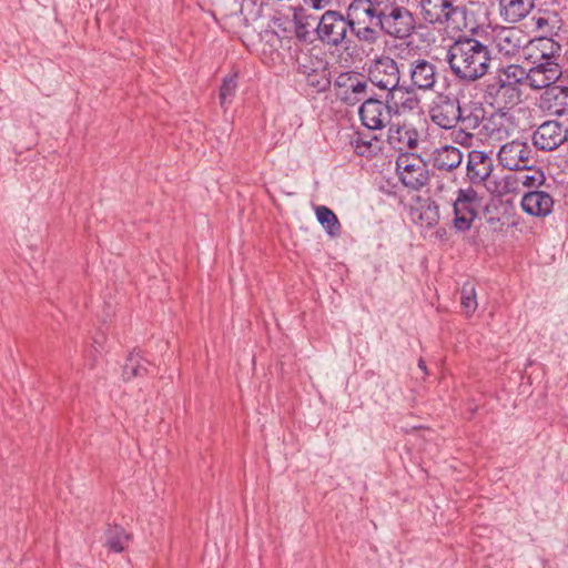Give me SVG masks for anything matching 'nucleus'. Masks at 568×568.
Masks as SVG:
<instances>
[{"label":"nucleus","instance_id":"nucleus-1","mask_svg":"<svg viewBox=\"0 0 568 568\" xmlns=\"http://www.w3.org/2000/svg\"><path fill=\"white\" fill-rule=\"evenodd\" d=\"M446 61L457 80L474 83L488 73L491 53L478 39L462 36L449 44Z\"/></svg>","mask_w":568,"mask_h":568},{"label":"nucleus","instance_id":"nucleus-2","mask_svg":"<svg viewBox=\"0 0 568 568\" xmlns=\"http://www.w3.org/2000/svg\"><path fill=\"white\" fill-rule=\"evenodd\" d=\"M296 24V37L300 41L305 43V48L301 50L297 57L298 73L304 78L308 89L306 93L315 98L320 92L317 85L320 84V49L317 45H312L320 39V18L306 14L304 9H300L294 14Z\"/></svg>","mask_w":568,"mask_h":568},{"label":"nucleus","instance_id":"nucleus-3","mask_svg":"<svg viewBox=\"0 0 568 568\" xmlns=\"http://www.w3.org/2000/svg\"><path fill=\"white\" fill-rule=\"evenodd\" d=\"M366 7L364 17L374 19V24L378 26L384 36L395 40H405L412 37L416 30V19L414 13L405 6L395 0H385L375 4H367L366 0L361 2Z\"/></svg>","mask_w":568,"mask_h":568},{"label":"nucleus","instance_id":"nucleus-4","mask_svg":"<svg viewBox=\"0 0 568 568\" xmlns=\"http://www.w3.org/2000/svg\"><path fill=\"white\" fill-rule=\"evenodd\" d=\"M400 69L397 61L387 54L375 57L367 64V81L379 90L386 91L392 100L396 92H402Z\"/></svg>","mask_w":568,"mask_h":568},{"label":"nucleus","instance_id":"nucleus-5","mask_svg":"<svg viewBox=\"0 0 568 568\" xmlns=\"http://www.w3.org/2000/svg\"><path fill=\"white\" fill-rule=\"evenodd\" d=\"M420 13L425 22L442 28H459L458 19L464 18V9L454 0H420Z\"/></svg>","mask_w":568,"mask_h":568},{"label":"nucleus","instance_id":"nucleus-6","mask_svg":"<svg viewBox=\"0 0 568 568\" xmlns=\"http://www.w3.org/2000/svg\"><path fill=\"white\" fill-rule=\"evenodd\" d=\"M396 172L403 185L413 191H419L429 181L427 164L414 153H400L397 156Z\"/></svg>","mask_w":568,"mask_h":568},{"label":"nucleus","instance_id":"nucleus-7","mask_svg":"<svg viewBox=\"0 0 568 568\" xmlns=\"http://www.w3.org/2000/svg\"><path fill=\"white\" fill-rule=\"evenodd\" d=\"M397 106L385 101L367 95L359 109L358 115L362 124L372 131L382 130L390 124L392 118L396 114Z\"/></svg>","mask_w":568,"mask_h":568},{"label":"nucleus","instance_id":"nucleus-8","mask_svg":"<svg viewBox=\"0 0 568 568\" xmlns=\"http://www.w3.org/2000/svg\"><path fill=\"white\" fill-rule=\"evenodd\" d=\"M337 99L348 105H355L368 95V83L359 73L341 72L333 82Z\"/></svg>","mask_w":568,"mask_h":568},{"label":"nucleus","instance_id":"nucleus-9","mask_svg":"<svg viewBox=\"0 0 568 568\" xmlns=\"http://www.w3.org/2000/svg\"><path fill=\"white\" fill-rule=\"evenodd\" d=\"M497 159L504 169L510 171L528 169V165L537 163L532 148L527 142L519 140L501 145L497 153Z\"/></svg>","mask_w":568,"mask_h":568},{"label":"nucleus","instance_id":"nucleus-10","mask_svg":"<svg viewBox=\"0 0 568 568\" xmlns=\"http://www.w3.org/2000/svg\"><path fill=\"white\" fill-rule=\"evenodd\" d=\"M479 206L478 193L471 187L459 189L454 201V227L458 232L470 230Z\"/></svg>","mask_w":568,"mask_h":568},{"label":"nucleus","instance_id":"nucleus-11","mask_svg":"<svg viewBox=\"0 0 568 568\" xmlns=\"http://www.w3.org/2000/svg\"><path fill=\"white\" fill-rule=\"evenodd\" d=\"M462 114L458 99L450 94H439L429 109L430 121L445 130L456 128Z\"/></svg>","mask_w":568,"mask_h":568},{"label":"nucleus","instance_id":"nucleus-12","mask_svg":"<svg viewBox=\"0 0 568 568\" xmlns=\"http://www.w3.org/2000/svg\"><path fill=\"white\" fill-rule=\"evenodd\" d=\"M409 88L412 91H434L438 81V67L432 61L417 58L409 61Z\"/></svg>","mask_w":568,"mask_h":568},{"label":"nucleus","instance_id":"nucleus-13","mask_svg":"<svg viewBox=\"0 0 568 568\" xmlns=\"http://www.w3.org/2000/svg\"><path fill=\"white\" fill-rule=\"evenodd\" d=\"M568 139V129L558 121H546L532 134L534 145L541 151H554Z\"/></svg>","mask_w":568,"mask_h":568},{"label":"nucleus","instance_id":"nucleus-14","mask_svg":"<svg viewBox=\"0 0 568 568\" xmlns=\"http://www.w3.org/2000/svg\"><path fill=\"white\" fill-rule=\"evenodd\" d=\"M351 20L338 11L328 10L322 14V42L331 45L341 44L351 30Z\"/></svg>","mask_w":568,"mask_h":568},{"label":"nucleus","instance_id":"nucleus-15","mask_svg":"<svg viewBox=\"0 0 568 568\" xmlns=\"http://www.w3.org/2000/svg\"><path fill=\"white\" fill-rule=\"evenodd\" d=\"M519 88L506 84L493 77L486 85L485 97L491 105L498 109H507L516 105L520 101Z\"/></svg>","mask_w":568,"mask_h":568},{"label":"nucleus","instance_id":"nucleus-16","mask_svg":"<svg viewBox=\"0 0 568 568\" xmlns=\"http://www.w3.org/2000/svg\"><path fill=\"white\" fill-rule=\"evenodd\" d=\"M528 85L534 90L547 89L555 84L561 77L562 70L559 62H537L527 71Z\"/></svg>","mask_w":568,"mask_h":568},{"label":"nucleus","instance_id":"nucleus-17","mask_svg":"<svg viewBox=\"0 0 568 568\" xmlns=\"http://www.w3.org/2000/svg\"><path fill=\"white\" fill-rule=\"evenodd\" d=\"M418 140L419 133L412 123H390L388 126L387 142L400 153L417 148Z\"/></svg>","mask_w":568,"mask_h":568},{"label":"nucleus","instance_id":"nucleus-18","mask_svg":"<svg viewBox=\"0 0 568 568\" xmlns=\"http://www.w3.org/2000/svg\"><path fill=\"white\" fill-rule=\"evenodd\" d=\"M527 59L531 63L559 62L561 58V45L554 39L541 37L534 39L526 47Z\"/></svg>","mask_w":568,"mask_h":568},{"label":"nucleus","instance_id":"nucleus-19","mask_svg":"<svg viewBox=\"0 0 568 568\" xmlns=\"http://www.w3.org/2000/svg\"><path fill=\"white\" fill-rule=\"evenodd\" d=\"M466 170V176L471 184H481L494 170L493 159L484 151L471 150L468 152Z\"/></svg>","mask_w":568,"mask_h":568},{"label":"nucleus","instance_id":"nucleus-20","mask_svg":"<svg viewBox=\"0 0 568 568\" xmlns=\"http://www.w3.org/2000/svg\"><path fill=\"white\" fill-rule=\"evenodd\" d=\"M540 108L552 115L568 114V87L554 84L545 89Z\"/></svg>","mask_w":568,"mask_h":568},{"label":"nucleus","instance_id":"nucleus-21","mask_svg":"<svg viewBox=\"0 0 568 568\" xmlns=\"http://www.w3.org/2000/svg\"><path fill=\"white\" fill-rule=\"evenodd\" d=\"M552 206V197L544 191L528 192L521 199L524 212L532 216H546L551 212Z\"/></svg>","mask_w":568,"mask_h":568},{"label":"nucleus","instance_id":"nucleus-22","mask_svg":"<svg viewBox=\"0 0 568 568\" xmlns=\"http://www.w3.org/2000/svg\"><path fill=\"white\" fill-rule=\"evenodd\" d=\"M351 31L358 42L368 45L376 44L384 36V32L378 26L374 24V19L371 17H365L364 19L357 17V21L351 22Z\"/></svg>","mask_w":568,"mask_h":568},{"label":"nucleus","instance_id":"nucleus-23","mask_svg":"<svg viewBox=\"0 0 568 568\" xmlns=\"http://www.w3.org/2000/svg\"><path fill=\"white\" fill-rule=\"evenodd\" d=\"M535 6V0H499V12L504 21L516 23L526 18Z\"/></svg>","mask_w":568,"mask_h":568},{"label":"nucleus","instance_id":"nucleus-24","mask_svg":"<svg viewBox=\"0 0 568 568\" xmlns=\"http://www.w3.org/2000/svg\"><path fill=\"white\" fill-rule=\"evenodd\" d=\"M463 162L462 151L453 145L437 149L433 156V166L439 171L452 172Z\"/></svg>","mask_w":568,"mask_h":568},{"label":"nucleus","instance_id":"nucleus-25","mask_svg":"<svg viewBox=\"0 0 568 568\" xmlns=\"http://www.w3.org/2000/svg\"><path fill=\"white\" fill-rule=\"evenodd\" d=\"M410 217L420 226L433 227L439 221V205L435 201L426 199L419 202L418 206L412 207Z\"/></svg>","mask_w":568,"mask_h":568},{"label":"nucleus","instance_id":"nucleus-26","mask_svg":"<svg viewBox=\"0 0 568 568\" xmlns=\"http://www.w3.org/2000/svg\"><path fill=\"white\" fill-rule=\"evenodd\" d=\"M496 42L505 55H515L521 48V36L514 28L505 29L497 34Z\"/></svg>","mask_w":568,"mask_h":568},{"label":"nucleus","instance_id":"nucleus-27","mask_svg":"<svg viewBox=\"0 0 568 568\" xmlns=\"http://www.w3.org/2000/svg\"><path fill=\"white\" fill-rule=\"evenodd\" d=\"M149 361L141 356L140 351H133L126 358L123 366L124 379H131L133 377H141L148 373Z\"/></svg>","mask_w":568,"mask_h":568},{"label":"nucleus","instance_id":"nucleus-28","mask_svg":"<svg viewBox=\"0 0 568 568\" xmlns=\"http://www.w3.org/2000/svg\"><path fill=\"white\" fill-rule=\"evenodd\" d=\"M525 68L517 65V64H510L506 68L498 69L496 73V78L499 79V81L505 82L506 84H509L515 88H519V84L525 80L528 83V75Z\"/></svg>","mask_w":568,"mask_h":568},{"label":"nucleus","instance_id":"nucleus-29","mask_svg":"<svg viewBox=\"0 0 568 568\" xmlns=\"http://www.w3.org/2000/svg\"><path fill=\"white\" fill-rule=\"evenodd\" d=\"M509 124L510 121L506 114H496L488 119V121L484 124V128L490 139L503 140L509 135Z\"/></svg>","mask_w":568,"mask_h":568},{"label":"nucleus","instance_id":"nucleus-30","mask_svg":"<svg viewBox=\"0 0 568 568\" xmlns=\"http://www.w3.org/2000/svg\"><path fill=\"white\" fill-rule=\"evenodd\" d=\"M460 111L463 114L459 116V123L466 130L477 129L484 120L485 110L480 105H460Z\"/></svg>","mask_w":568,"mask_h":568},{"label":"nucleus","instance_id":"nucleus-31","mask_svg":"<svg viewBox=\"0 0 568 568\" xmlns=\"http://www.w3.org/2000/svg\"><path fill=\"white\" fill-rule=\"evenodd\" d=\"M129 535L121 526H109L105 531V546L114 552H122Z\"/></svg>","mask_w":568,"mask_h":568},{"label":"nucleus","instance_id":"nucleus-32","mask_svg":"<svg viewBox=\"0 0 568 568\" xmlns=\"http://www.w3.org/2000/svg\"><path fill=\"white\" fill-rule=\"evenodd\" d=\"M477 295L475 284L470 281L464 283L460 288V307L466 316H470L477 310Z\"/></svg>","mask_w":568,"mask_h":568},{"label":"nucleus","instance_id":"nucleus-33","mask_svg":"<svg viewBox=\"0 0 568 568\" xmlns=\"http://www.w3.org/2000/svg\"><path fill=\"white\" fill-rule=\"evenodd\" d=\"M528 166V169L515 170V172H517L515 178L516 181L521 182V184L527 187H535L541 185L545 181L544 172L540 169H538L536 164Z\"/></svg>","mask_w":568,"mask_h":568},{"label":"nucleus","instance_id":"nucleus-34","mask_svg":"<svg viewBox=\"0 0 568 568\" xmlns=\"http://www.w3.org/2000/svg\"><path fill=\"white\" fill-rule=\"evenodd\" d=\"M322 227L331 237H338L342 233V225L336 214L324 205H322Z\"/></svg>","mask_w":568,"mask_h":568},{"label":"nucleus","instance_id":"nucleus-35","mask_svg":"<svg viewBox=\"0 0 568 568\" xmlns=\"http://www.w3.org/2000/svg\"><path fill=\"white\" fill-rule=\"evenodd\" d=\"M402 91H405L407 93V97L399 102L395 100V97L392 100L387 97V102L390 105L397 106L395 115H400L403 112L406 111H414L419 106L420 103L419 99L412 94L413 91L410 90L409 87H404Z\"/></svg>","mask_w":568,"mask_h":568},{"label":"nucleus","instance_id":"nucleus-36","mask_svg":"<svg viewBox=\"0 0 568 568\" xmlns=\"http://www.w3.org/2000/svg\"><path fill=\"white\" fill-rule=\"evenodd\" d=\"M237 88L236 75H229L223 79L220 88V104L222 108H226L235 97Z\"/></svg>","mask_w":568,"mask_h":568},{"label":"nucleus","instance_id":"nucleus-37","mask_svg":"<svg viewBox=\"0 0 568 568\" xmlns=\"http://www.w3.org/2000/svg\"><path fill=\"white\" fill-rule=\"evenodd\" d=\"M351 145L354 152L359 156L371 158L375 153L372 141L364 140L361 135L353 139Z\"/></svg>","mask_w":568,"mask_h":568},{"label":"nucleus","instance_id":"nucleus-38","mask_svg":"<svg viewBox=\"0 0 568 568\" xmlns=\"http://www.w3.org/2000/svg\"><path fill=\"white\" fill-rule=\"evenodd\" d=\"M534 20L538 29H542L545 26H548V20L544 17H534Z\"/></svg>","mask_w":568,"mask_h":568},{"label":"nucleus","instance_id":"nucleus-39","mask_svg":"<svg viewBox=\"0 0 568 568\" xmlns=\"http://www.w3.org/2000/svg\"><path fill=\"white\" fill-rule=\"evenodd\" d=\"M305 6L311 7L312 9H320V0H303Z\"/></svg>","mask_w":568,"mask_h":568},{"label":"nucleus","instance_id":"nucleus-40","mask_svg":"<svg viewBox=\"0 0 568 568\" xmlns=\"http://www.w3.org/2000/svg\"><path fill=\"white\" fill-rule=\"evenodd\" d=\"M418 367L423 371V373H424L425 375H427V374H428V372H427V366H426V362H425L423 358H419V359H418Z\"/></svg>","mask_w":568,"mask_h":568},{"label":"nucleus","instance_id":"nucleus-41","mask_svg":"<svg viewBox=\"0 0 568 568\" xmlns=\"http://www.w3.org/2000/svg\"><path fill=\"white\" fill-rule=\"evenodd\" d=\"M313 210H314V213H315V216L317 219V221L320 222V205L313 203Z\"/></svg>","mask_w":568,"mask_h":568},{"label":"nucleus","instance_id":"nucleus-42","mask_svg":"<svg viewBox=\"0 0 568 568\" xmlns=\"http://www.w3.org/2000/svg\"><path fill=\"white\" fill-rule=\"evenodd\" d=\"M341 0H322V4L338 3Z\"/></svg>","mask_w":568,"mask_h":568},{"label":"nucleus","instance_id":"nucleus-43","mask_svg":"<svg viewBox=\"0 0 568 568\" xmlns=\"http://www.w3.org/2000/svg\"><path fill=\"white\" fill-rule=\"evenodd\" d=\"M458 134H459V135H464V138H465V139H470V138H471V135H470V134L465 133V132H464V130H460V131L458 132Z\"/></svg>","mask_w":568,"mask_h":568}]
</instances>
